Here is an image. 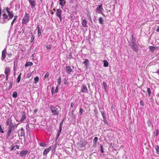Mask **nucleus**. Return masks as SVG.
<instances>
[{
	"mask_svg": "<svg viewBox=\"0 0 159 159\" xmlns=\"http://www.w3.org/2000/svg\"><path fill=\"white\" fill-rule=\"evenodd\" d=\"M60 107L57 106H55L53 105H51L50 106V109L54 116H57L59 114L60 110Z\"/></svg>",
	"mask_w": 159,
	"mask_h": 159,
	"instance_id": "1",
	"label": "nucleus"
},
{
	"mask_svg": "<svg viewBox=\"0 0 159 159\" xmlns=\"http://www.w3.org/2000/svg\"><path fill=\"white\" fill-rule=\"evenodd\" d=\"M29 18L30 16L29 14L26 12L23 18L22 19V24H25L28 22L29 21Z\"/></svg>",
	"mask_w": 159,
	"mask_h": 159,
	"instance_id": "2",
	"label": "nucleus"
},
{
	"mask_svg": "<svg viewBox=\"0 0 159 159\" xmlns=\"http://www.w3.org/2000/svg\"><path fill=\"white\" fill-rule=\"evenodd\" d=\"M62 11L60 9H57V11L56 13V16L58 17L60 20V21H61L62 17L61 16Z\"/></svg>",
	"mask_w": 159,
	"mask_h": 159,
	"instance_id": "3",
	"label": "nucleus"
},
{
	"mask_svg": "<svg viewBox=\"0 0 159 159\" xmlns=\"http://www.w3.org/2000/svg\"><path fill=\"white\" fill-rule=\"evenodd\" d=\"M6 11L7 12L8 15L9 16V18L8 19V20L12 18L14 15L13 13V11H10V8L8 7H7L6 8Z\"/></svg>",
	"mask_w": 159,
	"mask_h": 159,
	"instance_id": "4",
	"label": "nucleus"
},
{
	"mask_svg": "<svg viewBox=\"0 0 159 159\" xmlns=\"http://www.w3.org/2000/svg\"><path fill=\"white\" fill-rule=\"evenodd\" d=\"M86 141L84 140H81L80 142H78L77 144L80 148H83L87 144Z\"/></svg>",
	"mask_w": 159,
	"mask_h": 159,
	"instance_id": "5",
	"label": "nucleus"
},
{
	"mask_svg": "<svg viewBox=\"0 0 159 159\" xmlns=\"http://www.w3.org/2000/svg\"><path fill=\"white\" fill-rule=\"evenodd\" d=\"M7 54V49L6 48L2 51V53L1 59L3 61L6 57V54Z\"/></svg>",
	"mask_w": 159,
	"mask_h": 159,
	"instance_id": "6",
	"label": "nucleus"
},
{
	"mask_svg": "<svg viewBox=\"0 0 159 159\" xmlns=\"http://www.w3.org/2000/svg\"><path fill=\"white\" fill-rule=\"evenodd\" d=\"M130 46L131 48L135 52H137L139 49V47L137 46L136 43L130 45Z\"/></svg>",
	"mask_w": 159,
	"mask_h": 159,
	"instance_id": "7",
	"label": "nucleus"
},
{
	"mask_svg": "<svg viewBox=\"0 0 159 159\" xmlns=\"http://www.w3.org/2000/svg\"><path fill=\"white\" fill-rule=\"evenodd\" d=\"M96 10V12H98V13H102V10H103L102 5L101 4V5H99L97 7Z\"/></svg>",
	"mask_w": 159,
	"mask_h": 159,
	"instance_id": "8",
	"label": "nucleus"
},
{
	"mask_svg": "<svg viewBox=\"0 0 159 159\" xmlns=\"http://www.w3.org/2000/svg\"><path fill=\"white\" fill-rule=\"evenodd\" d=\"M66 70L68 74H70L71 72L72 71V69L69 66H66Z\"/></svg>",
	"mask_w": 159,
	"mask_h": 159,
	"instance_id": "9",
	"label": "nucleus"
},
{
	"mask_svg": "<svg viewBox=\"0 0 159 159\" xmlns=\"http://www.w3.org/2000/svg\"><path fill=\"white\" fill-rule=\"evenodd\" d=\"M51 148V147L46 148L44 150L43 154L44 155H46L50 151Z\"/></svg>",
	"mask_w": 159,
	"mask_h": 159,
	"instance_id": "10",
	"label": "nucleus"
},
{
	"mask_svg": "<svg viewBox=\"0 0 159 159\" xmlns=\"http://www.w3.org/2000/svg\"><path fill=\"white\" fill-rule=\"evenodd\" d=\"M28 151L27 150L22 151L20 152V156L21 157H23L25 156L28 153Z\"/></svg>",
	"mask_w": 159,
	"mask_h": 159,
	"instance_id": "11",
	"label": "nucleus"
},
{
	"mask_svg": "<svg viewBox=\"0 0 159 159\" xmlns=\"http://www.w3.org/2000/svg\"><path fill=\"white\" fill-rule=\"evenodd\" d=\"M81 91L84 93H88V89L87 87L85 86L84 85H83L82 86L81 89Z\"/></svg>",
	"mask_w": 159,
	"mask_h": 159,
	"instance_id": "12",
	"label": "nucleus"
},
{
	"mask_svg": "<svg viewBox=\"0 0 159 159\" xmlns=\"http://www.w3.org/2000/svg\"><path fill=\"white\" fill-rule=\"evenodd\" d=\"M21 114L22 115V117H21V119L20 120V122L22 121L26 118V116L24 112H22Z\"/></svg>",
	"mask_w": 159,
	"mask_h": 159,
	"instance_id": "13",
	"label": "nucleus"
},
{
	"mask_svg": "<svg viewBox=\"0 0 159 159\" xmlns=\"http://www.w3.org/2000/svg\"><path fill=\"white\" fill-rule=\"evenodd\" d=\"M131 42L130 43V45L136 44V40L135 38H134L133 35H132L131 37Z\"/></svg>",
	"mask_w": 159,
	"mask_h": 159,
	"instance_id": "14",
	"label": "nucleus"
},
{
	"mask_svg": "<svg viewBox=\"0 0 159 159\" xmlns=\"http://www.w3.org/2000/svg\"><path fill=\"white\" fill-rule=\"evenodd\" d=\"M10 68L8 67H6L5 69V71L4 72L5 75H8V74L10 72Z\"/></svg>",
	"mask_w": 159,
	"mask_h": 159,
	"instance_id": "15",
	"label": "nucleus"
},
{
	"mask_svg": "<svg viewBox=\"0 0 159 159\" xmlns=\"http://www.w3.org/2000/svg\"><path fill=\"white\" fill-rule=\"evenodd\" d=\"M59 4L62 7L66 4V2L65 0H60Z\"/></svg>",
	"mask_w": 159,
	"mask_h": 159,
	"instance_id": "16",
	"label": "nucleus"
},
{
	"mask_svg": "<svg viewBox=\"0 0 159 159\" xmlns=\"http://www.w3.org/2000/svg\"><path fill=\"white\" fill-rule=\"evenodd\" d=\"M29 1L31 5V7L34 8L35 6L34 1L33 0H29Z\"/></svg>",
	"mask_w": 159,
	"mask_h": 159,
	"instance_id": "17",
	"label": "nucleus"
},
{
	"mask_svg": "<svg viewBox=\"0 0 159 159\" xmlns=\"http://www.w3.org/2000/svg\"><path fill=\"white\" fill-rule=\"evenodd\" d=\"M157 47L153 46H149V48L150 50L153 52H154L157 48Z\"/></svg>",
	"mask_w": 159,
	"mask_h": 159,
	"instance_id": "18",
	"label": "nucleus"
},
{
	"mask_svg": "<svg viewBox=\"0 0 159 159\" xmlns=\"http://www.w3.org/2000/svg\"><path fill=\"white\" fill-rule=\"evenodd\" d=\"M20 134L21 137L25 136V130L22 127L20 129Z\"/></svg>",
	"mask_w": 159,
	"mask_h": 159,
	"instance_id": "19",
	"label": "nucleus"
},
{
	"mask_svg": "<svg viewBox=\"0 0 159 159\" xmlns=\"http://www.w3.org/2000/svg\"><path fill=\"white\" fill-rule=\"evenodd\" d=\"M6 124L7 125H12L13 123L12 122L11 119L8 118L7 120Z\"/></svg>",
	"mask_w": 159,
	"mask_h": 159,
	"instance_id": "20",
	"label": "nucleus"
},
{
	"mask_svg": "<svg viewBox=\"0 0 159 159\" xmlns=\"http://www.w3.org/2000/svg\"><path fill=\"white\" fill-rule=\"evenodd\" d=\"M87 21L85 19H84L82 22V25L84 27H86L87 26Z\"/></svg>",
	"mask_w": 159,
	"mask_h": 159,
	"instance_id": "21",
	"label": "nucleus"
},
{
	"mask_svg": "<svg viewBox=\"0 0 159 159\" xmlns=\"http://www.w3.org/2000/svg\"><path fill=\"white\" fill-rule=\"evenodd\" d=\"M15 125L12 124V125H9L8 126H9V129H11V130H14L15 126Z\"/></svg>",
	"mask_w": 159,
	"mask_h": 159,
	"instance_id": "22",
	"label": "nucleus"
},
{
	"mask_svg": "<svg viewBox=\"0 0 159 159\" xmlns=\"http://www.w3.org/2000/svg\"><path fill=\"white\" fill-rule=\"evenodd\" d=\"M83 63L85 65L86 67H87L88 66V64L89 63V61L88 59H86Z\"/></svg>",
	"mask_w": 159,
	"mask_h": 159,
	"instance_id": "23",
	"label": "nucleus"
},
{
	"mask_svg": "<svg viewBox=\"0 0 159 159\" xmlns=\"http://www.w3.org/2000/svg\"><path fill=\"white\" fill-rule=\"evenodd\" d=\"M17 17H18L17 16H14V18L13 19V20L12 21L11 23V27H12V26H13V24H14L15 21L17 19Z\"/></svg>",
	"mask_w": 159,
	"mask_h": 159,
	"instance_id": "24",
	"label": "nucleus"
},
{
	"mask_svg": "<svg viewBox=\"0 0 159 159\" xmlns=\"http://www.w3.org/2000/svg\"><path fill=\"white\" fill-rule=\"evenodd\" d=\"M62 129H59L57 134V135L56 139H57L59 137L60 135Z\"/></svg>",
	"mask_w": 159,
	"mask_h": 159,
	"instance_id": "25",
	"label": "nucleus"
},
{
	"mask_svg": "<svg viewBox=\"0 0 159 159\" xmlns=\"http://www.w3.org/2000/svg\"><path fill=\"white\" fill-rule=\"evenodd\" d=\"M103 66L105 67H107L108 66V63L106 60L103 61Z\"/></svg>",
	"mask_w": 159,
	"mask_h": 159,
	"instance_id": "26",
	"label": "nucleus"
},
{
	"mask_svg": "<svg viewBox=\"0 0 159 159\" xmlns=\"http://www.w3.org/2000/svg\"><path fill=\"white\" fill-rule=\"evenodd\" d=\"M33 63L32 62H27L25 65V67H27L30 66H31L33 65Z\"/></svg>",
	"mask_w": 159,
	"mask_h": 159,
	"instance_id": "27",
	"label": "nucleus"
},
{
	"mask_svg": "<svg viewBox=\"0 0 159 159\" xmlns=\"http://www.w3.org/2000/svg\"><path fill=\"white\" fill-rule=\"evenodd\" d=\"M98 20L99 21V23L101 24L102 25L103 23V20L102 18V17H100L98 19Z\"/></svg>",
	"mask_w": 159,
	"mask_h": 159,
	"instance_id": "28",
	"label": "nucleus"
},
{
	"mask_svg": "<svg viewBox=\"0 0 159 159\" xmlns=\"http://www.w3.org/2000/svg\"><path fill=\"white\" fill-rule=\"evenodd\" d=\"M101 112L103 118H106V117L105 116V111H101Z\"/></svg>",
	"mask_w": 159,
	"mask_h": 159,
	"instance_id": "29",
	"label": "nucleus"
},
{
	"mask_svg": "<svg viewBox=\"0 0 159 159\" xmlns=\"http://www.w3.org/2000/svg\"><path fill=\"white\" fill-rule=\"evenodd\" d=\"M21 73H20V75H19V76H18V77L17 79L16 82L18 83H19L20 81V80L21 79L20 76H21Z\"/></svg>",
	"mask_w": 159,
	"mask_h": 159,
	"instance_id": "30",
	"label": "nucleus"
},
{
	"mask_svg": "<svg viewBox=\"0 0 159 159\" xmlns=\"http://www.w3.org/2000/svg\"><path fill=\"white\" fill-rule=\"evenodd\" d=\"M155 148L157 151V153L158 154H159V146L157 145H156L155 146Z\"/></svg>",
	"mask_w": 159,
	"mask_h": 159,
	"instance_id": "31",
	"label": "nucleus"
},
{
	"mask_svg": "<svg viewBox=\"0 0 159 159\" xmlns=\"http://www.w3.org/2000/svg\"><path fill=\"white\" fill-rule=\"evenodd\" d=\"M17 96V93L16 92H14L12 94V97L13 98H16Z\"/></svg>",
	"mask_w": 159,
	"mask_h": 159,
	"instance_id": "32",
	"label": "nucleus"
},
{
	"mask_svg": "<svg viewBox=\"0 0 159 159\" xmlns=\"http://www.w3.org/2000/svg\"><path fill=\"white\" fill-rule=\"evenodd\" d=\"M3 19H7L8 20V16L5 14H4L2 15Z\"/></svg>",
	"mask_w": 159,
	"mask_h": 159,
	"instance_id": "33",
	"label": "nucleus"
},
{
	"mask_svg": "<svg viewBox=\"0 0 159 159\" xmlns=\"http://www.w3.org/2000/svg\"><path fill=\"white\" fill-rule=\"evenodd\" d=\"M11 131L12 130H11V129H9V130L8 131L7 135V138L9 137L10 136Z\"/></svg>",
	"mask_w": 159,
	"mask_h": 159,
	"instance_id": "34",
	"label": "nucleus"
},
{
	"mask_svg": "<svg viewBox=\"0 0 159 159\" xmlns=\"http://www.w3.org/2000/svg\"><path fill=\"white\" fill-rule=\"evenodd\" d=\"M103 84L104 87V88L105 91H106L107 90V84L106 82H103Z\"/></svg>",
	"mask_w": 159,
	"mask_h": 159,
	"instance_id": "35",
	"label": "nucleus"
},
{
	"mask_svg": "<svg viewBox=\"0 0 159 159\" xmlns=\"http://www.w3.org/2000/svg\"><path fill=\"white\" fill-rule=\"evenodd\" d=\"M34 83H36L39 81V78L37 76L36 77H34Z\"/></svg>",
	"mask_w": 159,
	"mask_h": 159,
	"instance_id": "36",
	"label": "nucleus"
},
{
	"mask_svg": "<svg viewBox=\"0 0 159 159\" xmlns=\"http://www.w3.org/2000/svg\"><path fill=\"white\" fill-rule=\"evenodd\" d=\"M147 92L148 94L149 97L150 96L151 94V91L150 88H147Z\"/></svg>",
	"mask_w": 159,
	"mask_h": 159,
	"instance_id": "37",
	"label": "nucleus"
},
{
	"mask_svg": "<svg viewBox=\"0 0 159 159\" xmlns=\"http://www.w3.org/2000/svg\"><path fill=\"white\" fill-rule=\"evenodd\" d=\"M41 29H39V30H38V37H39L41 34Z\"/></svg>",
	"mask_w": 159,
	"mask_h": 159,
	"instance_id": "38",
	"label": "nucleus"
},
{
	"mask_svg": "<svg viewBox=\"0 0 159 159\" xmlns=\"http://www.w3.org/2000/svg\"><path fill=\"white\" fill-rule=\"evenodd\" d=\"M69 59H73V57H72V52H70L69 55Z\"/></svg>",
	"mask_w": 159,
	"mask_h": 159,
	"instance_id": "39",
	"label": "nucleus"
},
{
	"mask_svg": "<svg viewBox=\"0 0 159 159\" xmlns=\"http://www.w3.org/2000/svg\"><path fill=\"white\" fill-rule=\"evenodd\" d=\"M100 151L101 152L103 153L104 150L103 149V146L102 145H100Z\"/></svg>",
	"mask_w": 159,
	"mask_h": 159,
	"instance_id": "40",
	"label": "nucleus"
},
{
	"mask_svg": "<svg viewBox=\"0 0 159 159\" xmlns=\"http://www.w3.org/2000/svg\"><path fill=\"white\" fill-rule=\"evenodd\" d=\"M12 81H10V84L8 87V90H10L12 87Z\"/></svg>",
	"mask_w": 159,
	"mask_h": 159,
	"instance_id": "41",
	"label": "nucleus"
},
{
	"mask_svg": "<svg viewBox=\"0 0 159 159\" xmlns=\"http://www.w3.org/2000/svg\"><path fill=\"white\" fill-rule=\"evenodd\" d=\"M57 82L58 85H60L61 84V77H60L58 79Z\"/></svg>",
	"mask_w": 159,
	"mask_h": 159,
	"instance_id": "42",
	"label": "nucleus"
},
{
	"mask_svg": "<svg viewBox=\"0 0 159 159\" xmlns=\"http://www.w3.org/2000/svg\"><path fill=\"white\" fill-rule=\"evenodd\" d=\"M34 36L33 34H31V43H32L33 41H34Z\"/></svg>",
	"mask_w": 159,
	"mask_h": 159,
	"instance_id": "43",
	"label": "nucleus"
},
{
	"mask_svg": "<svg viewBox=\"0 0 159 159\" xmlns=\"http://www.w3.org/2000/svg\"><path fill=\"white\" fill-rule=\"evenodd\" d=\"M46 47L47 49H50L52 48V46L50 45H47Z\"/></svg>",
	"mask_w": 159,
	"mask_h": 159,
	"instance_id": "44",
	"label": "nucleus"
},
{
	"mask_svg": "<svg viewBox=\"0 0 159 159\" xmlns=\"http://www.w3.org/2000/svg\"><path fill=\"white\" fill-rule=\"evenodd\" d=\"M64 83L65 84H68V82L67 80L65 78L64 79Z\"/></svg>",
	"mask_w": 159,
	"mask_h": 159,
	"instance_id": "45",
	"label": "nucleus"
},
{
	"mask_svg": "<svg viewBox=\"0 0 159 159\" xmlns=\"http://www.w3.org/2000/svg\"><path fill=\"white\" fill-rule=\"evenodd\" d=\"M63 120L62 121H61L60 122V125H59V129H62V125L63 124Z\"/></svg>",
	"mask_w": 159,
	"mask_h": 159,
	"instance_id": "46",
	"label": "nucleus"
},
{
	"mask_svg": "<svg viewBox=\"0 0 159 159\" xmlns=\"http://www.w3.org/2000/svg\"><path fill=\"white\" fill-rule=\"evenodd\" d=\"M98 140V138L97 137H95L94 138V139L93 140V142H96L97 143V142Z\"/></svg>",
	"mask_w": 159,
	"mask_h": 159,
	"instance_id": "47",
	"label": "nucleus"
},
{
	"mask_svg": "<svg viewBox=\"0 0 159 159\" xmlns=\"http://www.w3.org/2000/svg\"><path fill=\"white\" fill-rule=\"evenodd\" d=\"M40 145L41 146L44 147L46 145V144L45 143H40Z\"/></svg>",
	"mask_w": 159,
	"mask_h": 159,
	"instance_id": "48",
	"label": "nucleus"
},
{
	"mask_svg": "<svg viewBox=\"0 0 159 159\" xmlns=\"http://www.w3.org/2000/svg\"><path fill=\"white\" fill-rule=\"evenodd\" d=\"M5 75H1L0 76V80H2V79L4 78Z\"/></svg>",
	"mask_w": 159,
	"mask_h": 159,
	"instance_id": "49",
	"label": "nucleus"
},
{
	"mask_svg": "<svg viewBox=\"0 0 159 159\" xmlns=\"http://www.w3.org/2000/svg\"><path fill=\"white\" fill-rule=\"evenodd\" d=\"M83 111H84V110L82 108H81L80 109V115H81L82 114Z\"/></svg>",
	"mask_w": 159,
	"mask_h": 159,
	"instance_id": "50",
	"label": "nucleus"
},
{
	"mask_svg": "<svg viewBox=\"0 0 159 159\" xmlns=\"http://www.w3.org/2000/svg\"><path fill=\"white\" fill-rule=\"evenodd\" d=\"M58 91V86L57 85L56 88V89H55V93H57Z\"/></svg>",
	"mask_w": 159,
	"mask_h": 159,
	"instance_id": "51",
	"label": "nucleus"
},
{
	"mask_svg": "<svg viewBox=\"0 0 159 159\" xmlns=\"http://www.w3.org/2000/svg\"><path fill=\"white\" fill-rule=\"evenodd\" d=\"M156 130V131L155 133V135L156 136H157L159 134V131L157 129Z\"/></svg>",
	"mask_w": 159,
	"mask_h": 159,
	"instance_id": "52",
	"label": "nucleus"
},
{
	"mask_svg": "<svg viewBox=\"0 0 159 159\" xmlns=\"http://www.w3.org/2000/svg\"><path fill=\"white\" fill-rule=\"evenodd\" d=\"M0 132L2 133H4L3 130L2 129L1 125H0Z\"/></svg>",
	"mask_w": 159,
	"mask_h": 159,
	"instance_id": "53",
	"label": "nucleus"
},
{
	"mask_svg": "<svg viewBox=\"0 0 159 159\" xmlns=\"http://www.w3.org/2000/svg\"><path fill=\"white\" fill-rule=\"evenodd\" d=\"M88 16L89 17V20L91 22V23H92L93 22H92V18H91L90 16V15H88Z\"/></svg>",
	"mask_w": 159,
	"mask_h": 159,
	"instance_id": "54",
	"label": "nucleus"
},
{
	"mask_svg": "<svg viewBox=\"0 0 159 159\" xmlns=\"http://www.w3.org/2000/svg\"><path fill=\"white\" fill-rule=\"evenodd\" d=\"M7 54L8 55V57L10 58L12 56V54L11 53H7Z\"/></svg>",
	"mask_w": 159,
	"mask_h": 159,
	"instance_id": "55",
	"label": "nucleus"
},
{
	"mask_svg": "<svg viewBox=\"0 0 159 159\" xmlns=\"http://www.w3.org/2000/svg\"><path fill=\"white\" fill-rule=\"evenodd\" d=\"M103 119V121L105 124L107 123V121L106 119V117L105 118H104Z\"/></svg>",
	"mask_w": 159,
	"mask_h": 159,
	"instance_id": "56",
	"label": "nucleus"
},
{
	"mask_svg": "<svg viewBox=\"0 0 159 159\" xmlns=\"http://www.w3.org/2000/svg\"><path fill=\"white\" fill-rule=\"evenodd\" d=\"M140 104L142 106H144V103L143 102V101L142 100H141L140 102Z\"/></svg>",
	"mask_w": 159,
	"mask_h": 159,
	"instance_id": "57",
	"label": "nucleus"
},
{
	"mask_svg": "<svg viewBox=\"0 0 159 159\" xmlns=\"http://www.w3.org/2000/svg\"><path fill=\"white\" fill-rule=\"evenodd\" d=\"M54 88L53 87H52L51 89V92L52 94H53L54 93Z\"/></svg>",
	"mask_w": 159,
	"mask_h": 159,
	"instance_id": "58",
	"label": "nucleus"
},
{
	"mask_svg": "<svg viewBox=\"0 0 159 159\" xmlns=\"http://www.w3.org/2000/svg\"><path fill=\"white\" fill-rule=\"evenodd\" d=\"M75 104V103L73 102H71V105H70V107H73V106H74Z\"/></svg>",
	"mask_w": 159,
	"mask_h": 159,
	"instance_id": "59",
	"label": "nucleus"
},
{
	"mask_svg": "<svg viewBox=\"0 0 159 159\" xmlns=\"http://www.w3.org/2000/svg\"><path fill=\"white\" fill-rule=\"evenodd\" d=\"M97 146V143L93 142V146L94 147H96Z\"/></svg>",
	"mask_w": 159,
	"mask_h": 159,
	"instance_id": "60",
	"label": "nucleus"
},
{
	"mask_svg": "<svg viewBox=\"0 0 159 159\" xmlns=\"http://www.w3.org/2000/svg\"><path fill=\"white\" fill-rule=\"evenodd\" d=\"M49 73H46V74L45 75L44 77H48V76H49Z\"/></svg>",
	"mask_w": 159,
	"mask_h": 159,
	"instance_id": "61",
	"label": "nucleus"
},
{
	"mask_svg": "<svg viewBox=\"0 0 159 159\" xmlns=\"http://www.w3.org/2000/svg\"><path fill=\"white\" fill-rule=\"evenodd\" d=\"M15 148V146H14L13 145H12L11 146V151L13 150Z\"/></svg>",
	"mask_w": 159,
	"mask_h": 159,
	"instance_id": "62",
	"label": "nucleus"
},
{
	"mask_svg": "<svg viewBox=\"0 0 159 159\" xmlns=\"http://www.w3.org/2000/svg\"><path fill=\"white\" fill-rule=\"evenodd\" d=\"M94 112L95 114L98 113V110L97 109H96L94 110Z\"/></svg>",
	"mask_w": 159,
	"mask_h": 159,
	"instance_id": "63",
	"label": "nucleus"
},
{
	"mask_svg": "<svg viewBox=\"0 0 159 159\" xmlns=\"http://www.w3.org/2000/svg\"><path fill=\"white\" fill-rule=\"evenodd\" d=\"M148 123V125H149L150 124H151V122L150 120H148L147 121Z\"/></svg>",
	"mask_w": 159,
	"mask_h": 159,
	"instance_id": "64",
	"label": "nucleus"
}]
</instances>
